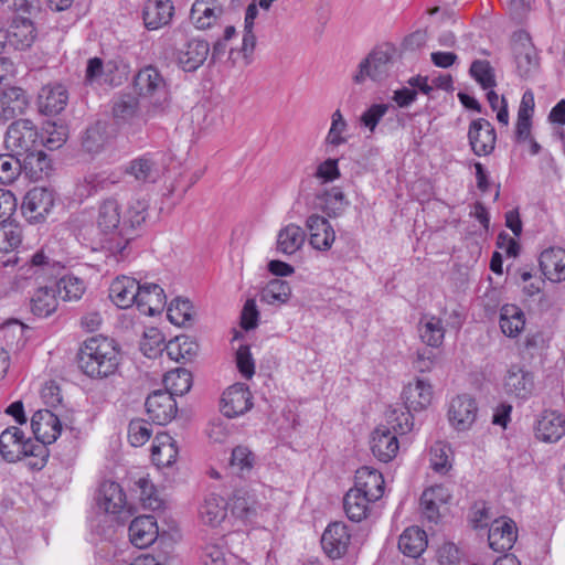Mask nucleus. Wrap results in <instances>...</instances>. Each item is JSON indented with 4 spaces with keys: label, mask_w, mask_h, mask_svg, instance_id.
<instances>
[{
    "label": "nucleus",
    "mask_w": 565,
    "mask_h": 565,
    "mask_svg": "<svg viewBox=\"0 0 565 565\" xmlns=\"http://www.w3.org/2000/svg\"><path fill=\"white\" fill-rule=\"evenodd\" d=\"M426 546V533L417 526H411L404 530L398 540L399 551L409 557H418L425 551Z\"/></svg>",
    "instance_id": "obj_42"
},
{
    "label": "nucleus",
    "mask_w": 565,
    "mask_h": 565,
    "mask_svg": "<svg viewBox=\"0 0 565 565\" xmlns=\"http://www.w3.org/2000/svg\"><path fill=\"white\" fill-rule=\"evenodd\" d=\"M6 147L17 157H24L23 163L32 170L43 171L47 167L46 154L40 149L39 134L33 122L20 119L12 122L6 134Z\"/></svg>",
    "instance_id": "obj_3"
},
{
    "label": "nucleus",
    "mask_w": 565,
    "mask_h": 565,
    "mask_svg": "<svg viewBox=\"0 0 565 565\" xmlns=\"http://www.w3.org/2000/svg\"><path fill=\"white\" fill-rule=\"evenodd\" d=\"M309 232V243L318 250H329L335 239V232L329 221L319 215L311 214L306 221Z\"/></svg>",
    "instance_id": "obj_16"
},
{
    "label": "nucleus",
    "mask_w": 565,
    "mask_h": 565,
    "mask_svg": "<svg viewBox=\"0 0 565 565\" xmlns=\"http://www.w3.org/2000/svg\"><path fill=\"white\" fill-rule=\"evenodd\" d=\"M500 328L509 338L518 337L525 327V316L515 305H504L500 309Z\"/></svg>",
    "instance_id": "obj_41"
},
{
    "label": "nucleus",
    "mask_w": 565,
    "mask_h": 565,
    "mask_svg": "<svg viewBox=\"0 0 565 565\" xmlns=\"http://www.w3.org/2000/svg\"><path fill=\"white\" fill-rule=\"evenodd\" d=\"M374 501L360 490L350 489L343 499L347 516L353 522H361L367 515L369 504Z\"/></svg>",
    "instance_id": "obj_43"
},
{
    "label": "nucleus",
    "mask_w": 565,
    "mask_h": 565,
    "mask_svg": "<svg viewBox=\"0 0 565 565\" xmlns=\"http://www.w3.org/2000/svg\"><path fill=\"white\" fill-rule=\"evenodd\" d=\"M178 457L174 439L167 433L158 434L151 446V459L158 467H170Z\"/></svg>",
    "instance_id": "obj_37"
},
{
    "label": "nucleus",
    "mask_w": 565,
    "mask_h": 565,
    "mask_svg": "<svg viewBox=\"0 0 565 565\" xmlns=\"http://www.w3.org/2000/svg\"><path fill=\"white\" fill-rule=\"evenodd\" d=\"M36 29L31 19L14 17L7 31L4 45L18 51H25L32 46L36 39Z\"/></svg>",
    "instance_id": "obj_11"
},
{
    "label": "nucleus",
    "mask_w": 565,
    "mask_h": 565,
    "mask_svg": "<svg viewBox=\"0 0 565 565\" xmlns=\"http://www.w3.org/2000/svg\"><path fill=\"white\" fill-rule=\"evenodd\" d=\"M0 238L6 243L4 249H14L19 247L22 242V231L18 225H13L12 223H3L0 228Z\"/></svg>",
    "instance_id": "obj_63"
},
{
    "label": "nucleus",
    "mask_w": 565,
    "mask_h": 565,
    "mask_svg": "<svg viewBox=\"0 0 565 565\" xmlns=\"http://www.w3.org/2000/svg\"><path fill=\"white\" fill-rule=\"evenodd\" d=\"M109 128V124L102 120L90 125L82 139L83 149L92 154L99 153L110 140Z\"/></svg>",
    "instance_id": "obj_38"
},
{
    "label": "nucleus",
    "mask_w": 565,
    "mask_h": 565,
    "mask_svg": "<svg viewBox=\"0 0 565 565\" xmlns=\"http://www.w3.org/2000/svg\"><path fill=\"white\" fill-rule=\"evenodd\" d=\"M351 539L349 526L342 521H335L324 530L321 536V546L331 559H339L348 553Z\"/></svg>",
    "instance_id": "obj_8"
},
{
    "label": "nucleus",
    "mask_w": 565,
    "mask_h": 565,
    "mask_svg": "<svg viewBox=\"0 0 565 565\" xmlns=\"http://www.w3.org/2000/svg\"><path fill=\"white\" fill-rule=\"evenodd\" d=\"M168 356L175 362H190L198 352L199 344L189 335L181 334L170 340L166 345Z\"/></svg>",
    "instance_id": "obj_39"
},
{
    "label": "nucleus",
    "mask_w": 565,
    "mask_h": 565,
    "mask_svg": "<svg viewBox=\"0 0 565 565\" xmlns=\"http://www.w3.org/2000/svg\"><path fill=\"white\" fill-rule=\"evenodd\" d=\"M30 305L34 316L49 317L57 308L56 289L53 287L39 288L32 296Z\"/></svg>",
    "instance_id": "obj_45"
},
{
    "label": "nucleus",
    "mask_w": 565,
    "mask_h": 565,
    "mask_svg": "<svg viewBox=\"0 0 565 565\" xmlns=\"http://www.w3.org/2000/svg\"><path fill=\"white\" fill-rule=\"evenodd\" d=\"M23 431L15 427L6 428L0 435V454L8 462H17L23 458Z\"/></svg>",
    "instance_id": "obj_33"
},
{
    "label": "nucleus",
    "mask_w": 565,
    "mask_h": 565,
    "mask_svg": "<svg viewBox=\"0 0 565 565\" xmlns=\"http://www.w3.org/2000/svg\"><path fill=\"white\" fill-rule=\"evenodd\" d=\"M192 306L188 299H174L169 308L168 316L173 323L180 324L191 320Z\"/></svg>",
    "instance_id": "obj_59"
},
{
    "label": "nucleus",
    "mask_w": 565,
    "mask_h": 565,
    "mask_svg": "<svg viewBox=\"0 0 565 565\" xmlns=\"http://www.w3.org/2000/svg\"><path fill=\"white\" fill-rule=\"evenodd\" d=\"M96 501L99 510L118 514L126 507V494L119 483L107 480L99 486Z\"/></svg>",
    "instance_id": "obj_19"
},
{
    "label": "nucleus",
    "mask_w": 565,
    "mask_h": 565,
    "mask_svg": "<svg viewBox=\"0 0 565 565\" xmlns=\"http://www.w3.org/2000/svg\"><path fill=\"white\" fill-rule=\"evenodd\" d=\"M399 444L395 433L387 427H377L371 439V450L374 457L380 461L388 462L394 459L398 452Z\"/></svg>",
    "instance_id": "obj_23"
},
{
    "label": "nucleus",
    "mask_w": 565,
    "mask_h": 565,
    "mask_svg": "<svg viewBox=\"0 0 565 565\" xmlns=\"http://www.w3.org/2000/svg\"><path fill=\"white\" fill-rule=\"evenodd\" d=\"M124 172L138 183H156L160 178V168L150 156L138 157L125 167Z\"/></svg>",
    "instance_id": "obj_32"
},
{
    "label": "nucleus",
    "mask_w": 565,
    "mask_h": 565,
    "mask_svg": "<svg viewBox=\"0 0 565 565\" xmlns=\"http://www.w3.org/2000/svg\"><path fill=\"white\" fill-rule=\"evenodd\" d=\"M232 514L243 521L252 522L262 511V504L254 493L245 489L235 490L231 498Z\"/></svg>",
    "instance_id": "obj_29"
},
{
    "label": "nucleus",
    "mask_w": 565,
    "mask_h": 565,
    "mask_svg": "<svg viewBox=\"0 0 565 565\" xmlns=\"http://www.w3.org/2000/svg\"><path fill=\"white\" fill-rule=\"evenodd\" d=\"M55 203L54 191L46 188H33L24 196L22 213L31 223L43 221Z\"/></svg>",
    "instance_id": "obj_7"
},
{
    "label": "nucleus",
    "mask_w": 565,
    "mask_h": 565,
    "mask_svg": "<svg viewBox=\"0 0 565 565\" xmlns=\"http://www.w3.org/2000/svg\"><path fill=\"white\" fill-rule=\"evenodd\" d=\"M518 530L513 520L500 518L494 520L488 534L490 548L494 552L505 553L511 550L516 541Z\"/></svg>",
    "instance_id": "obj_15"
},
{
    "label": "nucleus",
    "mask_w": 565,
    "mask_h": 565,
    "mask_svg": "<svg viewBox=\"0 0 565 565\" xmlns=\"http://www.w3.org/2000/svg\"><path fill=\"white\" fill-rule=\"evenodd\" d=\"M504 390L509 395H513L518 398H529L534 391L532 373L519 366H511L504 379Z\"/></svg>",
    "instance_id": "obj_28"
},
{
    "label": "nucleus",
    "mask_w": 565,
    "mask_h": 565,
    "mask_svg": "<svg viewBox=\"0 0 565 565\" xmlns=\"http://www.w3.org/2000/svg\"><path fill=\"white\" fill-rule=\"evenodd\" d=\"M256 460V455L247 446L238 445L232 449L227 471L232 476L249 478Z\"/></svg>",
    "instance_id": "obj_36"
},
{
    "label": "nucleus",
    "mask_w": 565,
    "mask_h": 565,
    "mask_svg": "<svg viewBox=\"0 0 565 565\" xmlns=\"http://www.w3.org/2000/svg\"><path fill=\"white\" fill-rule=\"evenodd\" d=\"M542 274L553 282L565 280V249L550 247L543 250L539 258Z\"/></svg>",
    "instance_id": "obj_26"
},
{
    "label": "nucleus",
    "mask_w": 565,
    "mask_h": 565,
    "mask_svg": "<svg viewBox=\"0 0 565 565\" xmlns=\"http://www.w3.org/2000/svg\"><path fill=\"white\" fill-rule=\"evenodd\" d=\"M173 57L184 72H195L206 61L210 54L207 41L198 38L185 39L181 30L172 33Z\"/></svg>",
    "instance_id": "obj_4"
},
{
    "label": "nucleus",
    "mask_w": 565,
    "mask_h": 565,
    "mask_svg": "<svg viewBox=\"0 0 565 565\" xmlns=\"http://www.w3.org/2000/svg\"><path fill=\"white\" fill-rule=\"evenodd\" d=\"M22 162L13 153L0 154V184H11L21 173Z\"/></svg>",
    "instance_id": "obj_49"
},
{
    "label": "nucleus",
    "mask_w": 565,
    "mask_h": 565,
    "mask_svg": "<svg viewBox=\"0 0 565 565\" xmlns=\"http://www.w3.org/2000/svg\"><path fill=\"white\" fill-rule=\"evenodd\" d=\"M17 198L14 194L4 189H0V223H6L10 220L17 210Z\"/></svg>",
    "instance_id": "obj_64"
},
{
    "label": "nucleus",
    "mask_w": 565,
    "mask_h": 565,
    "mask_svg": "<svg viewBox=\"0 0 565 565\" xmlns=\"http://www.w3.org/2000/svg\"><path fill=\"white\" fill-rule=\"evenodd\" d=\"M224 13L218 0H196L191 8L190 19L195 28L206 30L213 26Z\"/></svg>",
    "instance_id": "obj_25"
},
{
    "label": "nucleus",
    "mask_w": 565,
    "mask_h": 565,
    "mask_svg": "<svg viewBox=\"0 0 565 565\" xmlns=\"http://www.w3.org/2000/svg\"><path fill=\"white\" fill-rule=\"evenodd\" d=\"M291 296V288L285 280L271 279L260 291L259 300L271 306L286 303Z\"/></svg>",
    "instance_id": "obj_46"
},
{
    "label": "nucleus",
    "mask_w": 565,
    "mask_h": 565,
    "mask_svg": "<svg viewBox=\"0 0 565 565\" xmlns=\"http://www.w3.org/2000/svg\"><path fill=\"white\" fill-rule=\"evenodd\" d=\"M306 239L305 231L296 225L288 224L281 228L277 236V249L286 255H292L301 248Z\"/></svg>",
    "instance_id": "obj_44"
},
{
    "label": "nucleus",
    "mask_w": 565,
    "mask_h": 565,
    "mask_svg": "<svg viewBox=\"0 0 565 565\" xmlns=\"http://www.w3.org/2000/svg\"><path fill=\"white\" fill-rule=\"evenodd\" d=\"M418 333L424 343L431 348L443 344L445 328L440 318L431 315H424L418 322Z\"/></svg>",
    "instance_id": "obj_40"
},
{
    "label": "nucleus",
    "mask_w": 565,
    "mask_h": 565,
    "mask_svg": "<svg viewBox=\"0 0 565 565\" xmlns=\"http://www.w3.org/2000/svg\"><path fill=\"white\" fill-rule=\"evenodd\" d=\"M30 104V98L24 89L11 86L0 94V118L4 120L13 119L25 113Z\"/></svg>",
    "instance_id": "obj_18"
},
{
    "label": "nucleus",
    "mask_w": 565,
    "mask_h": 565,
    "mask_svg": "<svg viewBox=\"0 0 565 565\" xmlns=\"http://www.w3.org/2000/svg\"><path fill=\"white\" fill-rule=\"evenodd\" d=\"M413 411L405 412L399 408H392L387 413V423L395 434L404 435L412 431L414 427Z\"/></svg>",
    "instance_id": "obj_53"
},
{
    "label": "nucleus",
    "mask_w": 565,
    "mask_h": 565,
    "mask_svg": "<svg viewBox=\"0 0 565 565\" xmlns=\"http://www.w3.org/2000/svg\"><path fill=\"white\" fill-rule=\"evenodd\" d=\"M46 445L38 439L35 441L30 438L24 440L23 457L34 458V461L30 462L31 468L40 470L45 466L49 458Z\"/></svg>",
    "instance_id": "obj_52"
},
{
    "label": "nucleus",
    "mask_w": 565,
    "mask_h": 565,
    "mask_svg": "<svg viewBox=\"0 0 565 565\" xmlns=\"http://www.w3.org/2000/svg\"><path fill=\"white\" fill-rule=\"evenodd\" d=\"M138 98L127 94L121 95L114 102L113 113L116 118L128 120L138 111Z\"/></svg>",
    "instance_id": "obj_55"
},
{
    "label": "nucleus",
    "mask_w": 565,
    "mask_h": 565,
    "mask_svg": "<svg viewBox=\"0 0 565 565\" xmlns=\"http://www.w3.org/2000/svg\"><path fill=\"white\" fill-rule=\"evenodd\" d=\"M149 424L143 419H132L128 426V438L134 447L145 445L151 437Z\"/></svg>",
    "instance_id": "obj_57"
},
{
    "label": "nucleus",
    "mask_w": 565,
    "mask_h": 565,
    "mask_svg": "<svg viewBox=\"0 0 565 565\" xmlns=\"http://www.w3.org/2000/svg\"><path fill=\"white\" fill-rule=\"evenodd\" d=\"M470 74L483 89H489L495 86L493 68L488 61H473L470 66Z\"/></svg>",
    "instance_id": "obj_54"
},
{
    "label": "nucleus",
    "mask_w": 565,
    "mask_h": 565,
    "mask_svg": "<svg viewBox=\"0 0 565 565\" xmlns=\"http://www.w3.org/2000/svg\"><path fill=\"white\" fill-rule=\"evenodd\" d=\"M388 108V104H373L362 114L361 122L373 132Z\"/></svg>",
    "instance_id": "obj_61"
},
{
    "label": "nucleus",
    "mask_w": 565,
    "mask_h": 565,
    "mask_svg": "<svg viewBox=\"0 0 565 565\" xmlns=\"http://www.w3.org/2000/svg\"><path fill=\"white\" fill-rule=\"evenodd\" d=\"M130 542L138 548H146L158 537L157 520L153 515L135 518L129 525Z\"/></svg>",
    "instance_id": "obj_20"
},
{
    "label": "nucleus",
    "mask_w": 565,
    "mask_h": 565,
    "mask_svg": "<svg viewBox=\"0 0 565 565\" xmlns=\"http://www.w3.org/2000/svg\"><path fill=\"white\" fill-rule=\"evenodd\" d=\"M201 521L212 527L218 526L227 515V502L215 493L206 495L199 508Z\"/></svg>",
    "instance_id": "obj_34"
},
{
    "label": "nucleus",
    "mask_w": 565,
    "mask_h": 565,
    "mask_svg": "<svg viewBox=\"0 0 565 565\" xmlns=\"http://www.w3.org/2000/svg\"><path fill=\"white\" fill-rule=\"evenodd\" d=\"M164 385L168 393L174 396H182L188 393L192 386V374L185 369H178L169 372L164 376Z\"/></svg>",
    "instance_id": "obj_48"
},
{
    "label": "nucleus",
    "mask_w": 565,
    "mask_h": 565,
    "mask_svg": "<svg viewBox=\"0 0 565 565\" xmlns=\"http://www.w3.org/2000/svg\"><path fill=\"white\" fill-rule=\"evenodd\" d=\"M173 9L170 0H148L142 11L145 26L148 30H157L168 24Z\"/></svg>",
    "instance_id": "obj_30"
},
{
    "label": "nucleus",
    "mask_w": 565,
    "mask_h": 565,
    "mask_svg": "<svg viewBox=\"0 0 565 565\" xmlns=\"http://www.w3.org/2000/svg\"><path fill=\"white\" fill-rule=\"evenodd\" d=\"M516 68L522 77H530L540 66L536 50L530 44H522L515 51Z\"/></svg>",
    "instance_id": "obj_47"
},
{
    "label": "nucleus",
    "mask_w": 565,
    "mask_h": 565,
    "mask_svg": "<svg viewBox=\"0 0 565 565\" xmlns=\"http://www.w3.org/2000/svg\"><path fill=\"white\" fill-rule=\"evenodd\" d=\"M139 282L129 276H119L113 280L109 287L110 300L121 309L136 305Z\"/></svg>",
    "instance_id": "obj_21"
},
{
    "label": "nucleus",
    "mask_w": 565,
    "mask_h": 565,
    "mask_svg": "<svg viewBox=\"0 0 565 565\" xmlns=\"http://www.w3.org/2000/svg\"><path fill=\"white\" fill-rule=\"evenodd\" d=\"M61 415L53 409H40L31 418L32 431L35 439L44 444L54 443L61 434Z\"/></svg>",
    "instance_id": "obj_12"
},
{
    "label": "nucleus",
    "mask_w": 565,
    "mask_h": 565,
    "mask_svg": "<svg viewBox=\"0 0 565 565\" xmlns=\"http://www.w3.org/2000/svg\"><path fill=\"white\" fill-rule=\"evenodd\" d=\"M84 291V281L74 276H64L56 285V292L63 300H78Z\"/></svg>",
    "instance_id": "obj_50"
},
{
    "label": "nucleus",
    "mask_w": 565,
    "mask_h": 565,
    "mask_svg": "<svg viewBox=\"0 0 565 565\" xmlns=\"http://www.w3.org/2000/svg\"><path fill=\"white\" fill-rule=\"evenodd\" d=\"M252 406V393L245 384H234L222 395L221 412L228 418L245 414Z\"/></svg>",
    "instance_id": "obj_14"
},
{
    "label": "nucleus",
    "mask_w": 565,
    "mask_h": 565,
    "mask_svg": "<svg viewBox=\"0 0 565 565\" xmlns=\"http://www.w3.org/2000/svg\"><path fill=\"white\" fill-rule=\"evenodd\" d=\"M134 84L139 96L149 100L153 114L166 108L169 103L168 84L157 67L148 65L141 68Z\"/></svg>",
    "instance_id": "obj_5"
},
{
    "label": "nucleus",
    "mask_w": 565,
    "mask_h": 565,
    "mask_svg": "<svg viewBox=\"0 0 565 565\" xmlns=\"http://www.w3.org/2000/svg\"><path fill=\"white\" fill-rule=\"evenodd\" d=\"M354 490H360L371 500H379L383 495L384 480L380 471L370 467H361L355 472Z\"/></svg>",
    "instance_id": "obj_31"
},
{
    "label": "nucleus",
    "mask_w": 565,
    "mask_h": 565,
    "mask_svg": "<svg viewBox=\"0 0 565 565\" xmlns=\"http://www.w3.org/2000/svg\"><path fill=\"white\" fill-rule=\"evenodd\" d=\"M395 49L385 45L374 49L359 65V72L353 81L356 84L363 83L366 78L375 82L385 79L393 67V57Z\"/></svg>",
    "instance_id": "obj_6"
},
{
    "label": "nucleus",
    "mask_w": 565,
    "mask_h": 565,
    "mask_svg": "<svg viewBox=\"0 0 565 565\" xmlns=\"http://www.w3.org/2000/svg\"><path fill=\"white\" fill-rule=\"evenodd\" d=\"M348 124L343 118L341 111L337 109L332 114V122L329 129L328 136L326 138L327 143L332 146H340L347 142V138L343 137V132L347 131Z\"/></svg>",
    "instance_id": "obj_56"
},
{
    "label": "nucleus",
    "mask_w": 565,
    "mask_h": 565,
    "mask_svg": "<svg viewBox=\"0 0 565 565\" xmlns=\"http://www.w3.org/2000/svg\"><path fill=\"white\" fill-rule=\"evenodd\" d=\"M68 103L67 89L62 84H49L38 95L40 113L52 116L63 111Z\"/></svg>",
    "instance_id": "obj_17"
},
{
    "label": "nucleus",
    "mask_w": 565,
    "mask_h": 565,
    "mask_svg": "<svg viewBox=\"0 0 565 565\" xmlns=\"http://www.w3.org/2000/svg\"><path fill=\"white\" fill-rule=\"evenodd\" d=\"M433 398L431 385L423 380L417 379L413 383L404 386L402 399L405 409L420 412L427 408Z\"/></svg>",
    "instance_id": "obj_22"
},
{
    "label": "nucleus",
    "mask_w": 565,
    "mask_h": 565,
    "mask_svg": "<svg viewBox=\"0 0 565 565\" xmlns=\"http://www.w3.org/2000/svg\"><path fill=\"white\" fill-rule=\"evenodd\" d=\"M146 411L152 423L166 425L170 423L177 414V403L168 391L157 390L148 395Z\"/></svg>",
    "instance_id": "obj_10"
},
{
    "label": "nucleus",
    "mask_w": 565,
    "mask_h": 565,
    "mask_svg": "<svg viewBox=\"0 0 565 565\" xmlns=\"http://www.w3.org/2000/svg\"><path fill=\"white\" fill-rule=\"evenodd\" d=\"M565 434V417L554 411H544L535 426L536 437L546 443H556Z\"/></svg>",
    "instance_id": "obj_24"
},
{
    "label": "nucleus",
    "mask_w": 565,
    "mask_h": 565,
    "mask_svg": "<svg viewBox=\"0 0 565 565\" xmlns=\"http://www.w3.org/2000/svg\"><path fill=\"white\" fill-rule=\"evenodd\" d=\"M313 204L316 209L322 211L329 217H337L343 213L349 202L341 189L333 186L317 193Z\"/></svg>",
    "instance_id": "obj_35"
},
{
    "label": "nucleus",
    "mask_w": 565,
    "mask_h": 565,
    "mask_svg": "<svg viewBox=\"0 0 565 565\" xmlns=\"http://www.w3.org/2000/svg\"><path fill=\"white\" fill-rule=\"evenodd\" d=\"M136 306L140 312L147 316L160 313L166 306L163 289L157 284H139Z\"/></svg>",
    "instance_id": "obj_27"
},
{
    "label": "nucleus",
    "mask_w": 565,
    "mask_h": 565,
    "mask_svg": "<svg viewBox=\"0 0 565 565\" xmlns=\"http://www.w3.org/2000/svg\"><path fill=\"white\" fill-rule=\"evenodd\" d=\"M81 371L90 379H106L119 366V350L113 339L102 335L84 341L77 354Z\"/></svg>",
    "instance_id": "obj_2"
},
{
    "label": "nucleus",
    "mask_w": 565,
    "mask_h": 565,
    "mask_svg": "<svg viewBox=\"0 0 565 565\" xmlns=\"http://www.w3.org/2000/svg\"><path fill=\"white\" fill-rule=\"evenodd\" d=\"M449 450L450 449L441 443H437L431 447L430 466L434 471L446 473L450 469Z\"/></svg>",
    "instance_id": "obj_58"
},
{
    "label": "nucleus",
    "mask_w": 565,
    "mask_h": 565,
    "mask_svg": "<svg viewBox=\"0 0 565 565\" xmlns=\"http://www.w3.org/2000/svg\"><path fill=\"white\" fill-rule=\"evenodd\" d=\"M478 406L476 399L463 394L455 397L449 406L448 418L451 426L458 431H466L476 422Z\"/></svg>",
    "instance_id": "obj_13"
},
{
    "label": "nucleus",
    "mask_w": 565,
    "mask_h": 565,
    "mask_svg": "<svg viewBox=\"0 0 565 565\" xmlns=\"http://www.w3.org/2000/svg\"><path fill=\"white\" fill-rule=\"evenodd\" d=\"M468 139L471 150L476 156H489L495 147V129L484 118L475 119L469 125Z\"/></svg>",
    "instance_id": "obj_9"
},
{
    "label": "nucleus",
    "mask_w": 565,
    "mask_h": 565,
    "mask_svg": "<svg viewBox=\"0 0 565 565\" xmlns=\"http://www.w3.org/2000/svg\"><path fill=\"white\" fill-rule=\"evenodd\" d=\"M201 561L203 565H226L224 547L217 543H209L204 546Z\"/></svg>",
    "instance_id": "obj_60"
},
{
    "label": "nucleus",
    "mask_w": 565,
    "mask_h": 565,
    "mask_svg": "<svg viewBox=\"0 0 565 565\" xmlns=\"http://www.w3.org/2000/svg\"><path fill=\"white\" fill-rule=\"evenodd\" d=\"M236 364L241 374L245 379H252L255 373V364L249 348L241 345L236 352Z\"/></svg>",
    "instance_id": "obj_62"
},
{
    "label": "nucleus",
    "mask_w": 565,
    "mask_h": 565,
    "mask_svg": "<svg viewBox=\"0 0 565 565\" xmlns=\"http://www.w3.org/2000/svg\"><path fill=\"white\" fill-rule=\"evenodd\" d=\"M147 204L136 201L127 212L115 198L103 200L97 210L96 224L105 236L104 247L114 255L124 256V252L132 239V232L146 221Z\"/></svg>",
    "instance_id": "obj_1"
},
{
    "label": "nucleus",
    "mask_w": 565,
    "mask_h": 565,
    "mask_svg": "<svg viewBox=\"0 0 565 565\" xmlns=\"http://www.w3.org/2000/svg\"><path fill=\"white\" fill-rule=\"evenodd\" d=\"M44 135L41 139V145L50 150L61 148L67 140V128L64 125L56 122H47L44 127Z\"/></svg>",
    "instance_id": "obj_51"
}]
</instances>
